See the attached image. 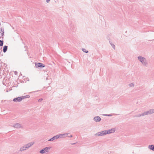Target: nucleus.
<instances>
[{
    "mask_svg": "<svg viewBox=\"0 0 154 154\" xmlns=\"http://www.w3.org/2000/svg\"><path fill=\"white\" fill-rule=\"evenodd\" d=\"M103 115L105 116H112V114H103Z\"/></svg>",
    "mask_w": 154,
    "mask_h": 154,
    "instance_id": "5701e85b",
    "label": "nucleus"
},
{
    "mask_svg": "<svg viewBox=\"0 0 154 154\" xmlns=\"http://www.w3.org/2000/svg\"><path fill=\"white\" fill-rule=\"evenodd\" d=\"M107 133L106 130H104L102 131L99 132L95 134L96 136H102L105 135L107 134Z\"/></svg>",
    "mask_w": 154,
    "mask_h": 154,
    "instance_id": "f03ea898",
    "label": "nucleus"
},
{
    "mask_svg": "<svg viewBox=\"0 0 154 154\" xmlns=\"http://www.w3.org/2000/svg\"><path fill=\"white\" fill-rule=\"evenodd\" d=\"M8 48V46L6 45H5L3 47V51L4 53H5L7 51Z\"/></svg>",
    "mask_w": 154,
    "mask_h": 154,
    "instance_id": "ddd939ff",
    "label": "nucleus"
},
{
    "mask_svg": "<svg viewBox=\"0 0 154 154\" xmlns=\"http://www.w3.org/2000/svg\"><path fill=\"white\" fill-rule=\"evenodd\" d=\"M4 32V28H2L1 29V32H0V33H1V32Z\"/></svg>",
    "mask_w": 154,
    "mask_h": 154,
    "instance_id": "b1692460",
    "label": "nucleus"
},
{
    "mask_svg": "<svg viewBox=\"0 0 154 154\" xmlns=\"http://www.w3.org/2000/svg\"><path fill=\"white\" fill-rule=\"evenodd\" d=\"M14 73L15 74H17V71H15L14 72Z\"/></svg>",
    "mask_w": 154,
    "mask_h": 154,
    "instance_id": "c85d7f7f",
    "label": "nucleus"
},
{
    "mask_svg": "<svg viewBox=\"0 0 154 154\" xmlns=\"http://www.w3.org/2000/svg\"><path fill=\"white\" fill-rule=\"evenodd\" d=\"M75 143H71V144L72 145H74L75 144Z\"/></svg>",
    "mask_w": 154,
    "mask_h": 154,
    "instance_id": "c756f323",
    "label": "nucleus"
},
{
    "mask_svg": "<svg viewBox=\"0 0 154 154\" xmlns=\"http://www.w3.org/2000/svg\"><path fill=\"white\" fill-rule=\"evenodd\" d=\"M22 100V97L20 96L14 98L13 101L15 102H21Z\"/></svg>",
    "mask_w": 154,
    "mask_h": 154,
    "instance_id": "39448f33",
    "label": "nucleus"
},
{
    "mask_svg": "<svg viewBox=\"0 0 154 154\" xmlns=\"http://www.w3.org/2000/svg\"><path fill=\"white\" fill-rule=\"evenodd\" d=\"M4 42L3 40H0V46H2L3 45Z\"/></svg>",
    "mask_w": 154,
    "mask_h": 154,
    "instance_id": "6ab92c4d",
    "label": "nucleus"
},
{
    "mask_svg": "<svg viewBox=\"0 0 154 154\" xmlns=\"http://www.w3.org/2000/svg\"><path fill=\"white\" fill-rule=\"evenodd\" d=\"M22 97V100L25 98H29V97L30 96L29 95H26V96H21Z\"/></svg>",
    "mask_w": 154,
    "mask_h": 154,
    "instance_id": "dca6fc26",
    "label": "nucleus"
},
{
    "mask_svg": "<svg viewBox=\"0 0 154 154\" xmlns=\"http://www.w3.org/2000/svg\"><path fill=\"white\" fill-rule=\"evenodd\" d=\"M72 135H71L70 136H68L69 137H72Z\"/></svg>",
    "mask_w": 154,
    "mask_h": 154,
    "instance_id": "cd10ccee",
    "label": "nucleus"
},
{
    "mask_svg": "<svg viewBox=\"0 0 154 154\" xmlns=\"http://www.w3.org/2000/svg\"><path fill=\"white\" fill-rule=\"evenodd\" d=\"M50 0H46V2L47 3H48L50 2Z\"/></svg>",
    "mask_w": 154,
    "mask_h": 154,
    "instance_id": "bb28decb",
    "label": "nucleus"
},
{
    "mask_svg": "<svg viewBox=\"0 0 154 154\" xmlns=\"http://www.w3.org/2000/svg\"><path fill=\"white\" fill-rule=\"evenodd\" d=\"M1 34L2 35V36H3L4 35V32H1Z\"/></svg>",
    "mask_w": 154,
    "mask_h": 154,
    "instance_id": "a878e982",
    "label": "nucleus"
},
{
    "mask_svg": "<svg viewBox=\"0 0 154 154\" xmlns=\"http://www.w3.org/2000/svg\"><path fill=\"white\" fill-rule=\"evenodd\" d=\"M35 66L36 68H42L44 67L45 65L41 63H35Z\"/></svg>",
    "mask_w": 154,
    "mask_h": 154,
    "instance_id": "20e7f679",
    "label": "nucleus"
},
{
    "mask_svg": "<svg viewBox=\"0 0 154 154\" xmlns=\"http://www.w3.org/2000/svg\"><path fill=\"white\" fill-rule=\"evenodd\" d=\"M68 133L61 134L57 135V139L59 138H63L67 137V135Z\"/></svg>",
    "mask_w": 154,
    "mask_h": 154,
    "instance_id": "423d86ee",
    "label": "nucleus"
},
{
    "mask_svg": "<svg viewBox=\"0 0 154 154\" xmlns=\"http://www.w3.org/2000/svg\"><path fill=\"white\" fill-rule=\"evenodd\" d=\"M57 139V136L56 135L55 136H54L52 138L49 139L48 140V141H51L54 140H56Z\"/></svg>",
    "mask_w": 154,
    "mask_h": 154,
    "instance_id": "f8f14e48",
    "label": "nucleus"
},
{
    "mask_svg": "<svg viewBox=\"0 0 154 154\" xmlns=\"http://www.w3.org/2000/svg\"><path fill=\"white\" fill-rule=\"evenodd\" d=\"M82 51L85 53H88V51L86 50L84 48H82Z\"/></svg>",
    "mask_w": 154,
    "mask_h": 154,
    "instance_id": "412c9836",
    "label": "nucleus"
},
{
    "mask_svg": "<svg viewBox=\"0 0 154 154\" xmlns=\"http://www.w3.org/2000/svg\"><path fill=\"white\" fill-rule=\"evenodd\" d=\"M141 116H144L145 115H147V114L146 112V111L145 112L141 114Z\"/></svg>",
    "mask_w": 154,
    "mask_h": 154,
    "instance_id": "aec40b11",
    "label": "nucleus"
},
{
    "mask_svg": "<svg viewBox=\"0 0 154 154\" xmlns=\"http://www.w3.org/2000/svg\"><path fill=\"white\" fill-rule=\"evenodd\" d=\"M129 86L131 87H133L134 86V85L133 83H131L128 85Z\"/></svg>",
    "mask_w": 154,
    "mask_h": 154,
    "instance_id": "f3484780",
    "label": "nucleus"
},
{
    "mask_svg": "<svg viewBox=\"0 0 154 154\" xmlns=\"http://www.w3.org/2000/svg\"><path fill=\"white\" fill-rule=\"evenodd\" d=\"M14 127L17 128H22L21 125L19 123H16L14 125Z\"/></svg>",
    "mask_w": 154,
    "mask_h": 154,
    "instance_id": "6e6552de",
    "label": "nucleus"
},
{
    "mask_svg": "<svg viewBox=\"0 0 154 154\" xmlns=\"http://www.w3.org/2000/svg\"><path fill=\"white\" fill-rule=\"evenodd\" d=\"M43 100V99L42 98H40L38 100V101L39 102H41Z\"/></svg>",
    "mask_w": 154,
    "mask_h": 154,
    "instance_id": "393cba45",
    "label": "nucleus"
},
{
    "mask_svg": "<svg viewBox=\"0 0 154 154\" xmlns=\"http://www.w3.org/2000/svg\"><path fill=\"white\" fill-rule=\"evenodd\" d=\"M26 149H27L26 146L25 145H24V146H23L22 147H21L20 149V151H24V150H26Z\"/></svg>",
    "mask_w": 154,
    "mask_h": 154,
    "instance_id": "4468645a",
    "label": "nucleus"
},
{
    "mask_svg": "<svg viewBox=\"0 0 154 154\" xmlns=\"http://www.w3.org/2000/svg\"><path fill=\"white\" fill-rule=\"evenodd\" d=\"M146 112L147 115L152 114L154 113V109H150Z\"/></svg>",
    "mask_w": 154,
    "mask_h": 154,
    "instance_id": "9b49d317",
    "label": "nucleus"
},
{
    "mask_svg": "<svg viewBox=\"0 0 154 154\" xmlns=\"http://www.w3.org/2000/svg\"><path fill=\"white\" fill-rule=\"evenodd\" d=\"M141 116V114H138L137 115H135L134 117H140Z\"/></svg>",
    "mask_w": 154,
    "mask_h": 154,
    "instance_id": "4be33fe9",
    "label": "nucleus"
},
{
    "mask_svg": "<svg viewBox=\"0 0 154 154\" xmlns=\"http://www.w3.org/2000/svg\"><path fill=\"white\" fill-rule=\"evenodd\" d=\"M115 131V128H111L110 129L106 130L107 134H109L114 132Z\"/></svg>",
    "mask_w": 154,
    "mask_h": 154,
    "instance_id": "1a4fd4ad",
    "label": "nucleus"
},
{
    "mask_svg": "<svg viewBox=\"0 0 154 154\" xmlns=\"http://www.w3.org/2000/svg\"><path fill=\"white\" fill-rule=\"evenodd\" d=\"M109 43H110V45H111L112 47L114 49H115V45L114 44H112L111 42H110V41H109Z\"/></svg>",
    "mask_w": 154,
    "mask_h": 154,
    "instance_id": "a211bd4d",
    "label": "nucleus"
},
{
    "mask_svg": "<svg viewBox=\"0 0 154 154\" xmlns=\"http://www.w3.org/2000/svg\"><path fill=\"white\" fill-rule=\"evenodd\" d=\"M51 148V147L50 146L45 147L40 150L39 152L41 154H44L45 152H48Z\"/></svg>",
    "mask_w": 154,
    "mask_h": 154,
    "instance_id": "7ed1b4c3",
    "label": "nucleus"
},
{
    "mask_svg": "<svg viewBox=\"0 0 154 154\" xmlns=\"http://www.w3.org/2000/svg\"><path fill=\"white\" fill-rule=\"evenodd\" d=\"M93 119L96 122H99L101 121V119L99 116H96L94 117Z\"/></svg>",
    "mask_w": 154,
    "mask_h": 154,
    "instance_id": "0eeeda50",
    "label": "nucleus"
},
{
    "mask_svg": "<svg viewBox=\"0 0 154 154\" xmlns=\"http://www.w3.org/2000/svg\"><path fill=\"white\" fill-rule=\"evenodd\" d=\"M34 143V142H31L30 143H29L27 144H26L25 145L27 149H28L29 148L32 146L33 144Z\"/></svg>",
    "mask_w": 154,
    "mask_h": 154,
    "instance_id": "9d476101",
    "label": "nucleus"
},
{
    "mask_svg": "<svg viewBox=\"0 0 154 154\" xmlns=\"http://www.w3.org/2000/svg\"><path fill=\"white\" fill-rule=\"evenodd\" d=\"M137 58L143 65L146 67L147 66L148 63L145 57L139 56L137 57Z\"/></svg>",
    "mask_w": 154,
    "mask_h": 154,
    "instance_id": "f257e3e1",
    "label": "nucleus"
},
{
    "mask_svg": "<svg viewBox=\"0 0 154 154\" xmlns=\"http://www.w3.org/2000/svg\"><path fill=\"white\" fill-rule=\"evenodd\" d=\"M149 148L150 150L154 151V145H150L149 146Z\"/></svg>",
    "mask_w": 154,
    "mask_h": 154,
    "instance_id": "2eb2a0df",
    "label": "nucleus"
}]
</instances>
